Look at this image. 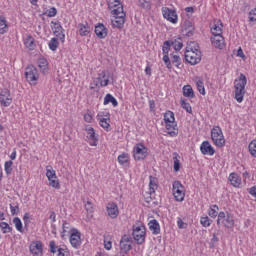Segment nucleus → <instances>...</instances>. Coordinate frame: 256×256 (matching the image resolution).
<instances>
[{
	"label": "nucleus",
	"mask_w": 256,
	"mask_h": 256,
	"mask_svg": "<svg viewBox=\"0 0 256 256\" xmlns=\"http://www.w3.org/2000/svg\"><path fill=\"white\" fill-rule=\"evenodd\" d=\"M108 8L112 11L114 19L111 20L112 27L114 29H123L125 26V11L123 10V4L119 0H110L108 2Z\"/></svg>",
	"instance_id": "obj_1"
},
{
	"label": "nucleus",
	"mask_w": 256,
	"mask_h": 256,
	"mask_svg": "<svg viewBox=\"0 0 256 256\" xmlns=\"http://www.w3.org/2000/svg\"><path fill=\"white\" fill-rule=\"evenodd\" d=\"M245 85H247V77L244 74H240L239 79L234 81L235 99L238 103H243Z\"/></svg>",
	"instance_id": "obj_2"
},
{
	"label": "nucleus",
	"mask_w": 256,
	"mask_h": 256,
	"mask_svg": "<svg viewBox=\"0 0 256 256\" xmlns=\"http://www.w3.org/2000/svg\"><path fill=\"white\" fill-rule=\"evenodd\" d=\"M217 225H223L227 229H233L235 225V220L233 219V215L228 212H219Z\"/></svg>",
	"instance_id": "obj_3"
},
{
	"label": "nucleus",
	"mask_w": 256,
	"mask_h": 256,
	"mask_svg": "<svg viewBox=\"0 0 256 256\" xmlns=\"http://www.w3.org/2000/svg\"><path fill=\"white\" fill-rule=\"evenodd\" d=\"M211 139L216 147H223L225 145V137L221 127L216 126L211 130Z\"/></svg>",
	"instance_id": "obj_4"
},
{
	"label": "nucleus",
	"mask_w": 256,
	"mask_h": 256,
	"mask_svg": "<svg viewBox=\"0 0 256 256\" xmlns=\"http://www.w3.org/2000/svg\"><path fill=\"white\" fill-rule=\"evenodd\" d=\"M185 60L187 63H190V65H197V63H201V51L197 49L186 50Z\"/></svg>",
	"instance_id": "obj_5"
},
{
	"label": "nucleus",
	"mask_w": 256,
	"mask_h": 256,
	"mask_svg": "<svg viewBox=\"0 0 256 256\" xmlns=\"http://www.w3.org/2000/svg\"><path fill=\"white\" fill-rule=\"evenodd\" d=\"M25 77L30 85H37V80L39 79L37 68L33 65L28 66L25 71Z\"/></svg>",
	"instance_id": "obj_6"
},
{
	"label": "nucleus",
	"mask_w": 256,
	"mask_h": 256,
	"mask_svg": "<svg viewBox=\"0 0 256 256\" xmlns=\"http://www.w3.org/2000/svg\"><path fill=\"white\" fill-rule=\"evenodd\" d=\"M173 195L176 201H184L185 199V187L180 181H174L173 183Z\"/></svg>",
	"instance_id": "obj_7"
},
{
	"label": "nucleus",
	"mask_w": 256,
	"mask_h": 256,
	"mask_svg": "<svg viewBox=\"0 0 256 256\" xmlns=\"http://www.w3.org/2000/svg\"><path fill=\"white\" fill-rule=\"evenodd\" d=\"M131 249H133V238L125 234L124 236H122L120 240V251L121 253H124L125 255H127V253L131 251Z\"/></svg>",
	"instance_id": "obj_8"
},
{
	"label": "nucleus",
	"mask_w": 256,
	"mask_h": 256,
	"mask_svg": "<svg viewBox=\"0 0 256 256\" xmlns=\"http://www.w3.org/2000/svg\"><path fill=\"white\" fill-rule=\"evenodd\" d=\"M133 238L138 245L145 243V226H133Z\"/></svg>",
	"instance_id": "obj_9"
},
{
	"label": "nucleus",
	"mask_w": 256,
	"mask_h": 256,
	"mask_svg": "<svg viewBox=\"0 0 256 256\" xmlns=\"http://www.w3.org/2000/svg\"><path fill=\"white\" fill-rule=\"evenodd\" d=\"M147 155H149V153L147 152V147H145V145L138 143L134 147L133 157H134L135 161H141V160L145 159L147 157Z\"/></svg>",
	"instance_id": "obj_10"
},
{
	"label": "nucleus",
	"mask_w": 256,
	"mask_h": 256,
	"mask_svg": "<svg viewBox=\"0 0 256 256\" xmlns=\"http://www.w3.org/2000/svg\"><path fill=\"white\" fill-rule=\"evenodd\" d=\"M70 243L75 249L81 247V232H79V230L73 228L70 231Z\"/></svg>",
	"instance_id": "obj_11"
},
{
	"label": "nucleus",
	"mask_w": 256,
	"mask_h": 256,
	"mask_svg": "<svg viewBox=\"0 0 256 256\" xmlns=\"http://www.w3.org/2000/svg\"><path fill=\"white\" fill-rule=\"evenodd\" d=\"M0 103L3 107H9L13 103V98H11V91L5 88L0 91Z\"/></svg>",
	"instance_id": "obj_12"
},
{
	"label": "nucleus",
	"mask_w": 256,
	"mask_h": 256,
	"mask_svg": "<svg viewBox=\"0 0 256 256\" xmlns=\"http://www.w3.org/2000/svg\"><path fill=\"white\" fill-rule=\"evenodd\" d=\"M162 15L164 17V19H167V21H169L170 23H177V11L173 10V9H169L167 7H163L162 8Z\"/></svg>",
	"instance_id": "obj_13"
},
{
	"label": "nucleus",
	"mask_w": 256,
	"mask_h": 256,
	"mask_svg": "<svg viewBox=\"0 0 256 256\" xmlns=\"http://www.w3.org/2000/svg\"><path fill=\"white\" fill-rule=\"evenodd\" d=\"M85 131L91 147H97L99 138L97 137V134H95V129H93V127H86Z\"/></svg>",
	"instance_id": "obj_14"
},
{
	"label": "nucleus",
	"mask_w": 256,
	"mask_h": 256,
	"mask_svg": "<svg viewBox=\"0 0 256 256\" xmlns=\"http://www.w3.org/2000/svg\"><path fill=\"white\" fill-rule=\"evenodd\" d=\"M53 23V33L56 37L61 41V43H65V34L63 33V26L59 22H52Z\"/></svg>",
	"instance_id": "obj_15"
},
{
	"label": "nucleus",
	"mask_w": 256,
	"mask_h": 256,
	"mask_svg": "<svg viewBox=\"0 0 256 256\" xmlns=\"http://www.w3.org/2000/svg\"><path fill=\"white\" fill-rule=\"evenodd\" d=\"M200 151L202 155H210V156L215 155V148L211 146V143H209V141L202 142L200 146Z\"/></svg>",
	"instance_id": "obj_16"
},
{
	"label": "nucleus",
	"mask_w": 256,
	"mask_h": 256,
	"mask_svg": "<svg viewBox=\"0 0 256 256\" xmlns=\"http://www.w3.org/2000/svg\"><path fill=\"white\" fill-rule=\"evenodd\" d=\"M91 31H93V29L89 26V23L83 22L78 24V33L81 37H87Z\"/></svg>",
	"instance_id": "obj_17"
},
{
	"label": "nucleus",
	"mask_w": 256,
	"mask_h": 256,
	"mask_svg": "<svg viewBox=\"0 0 256 256\" xmlns=\"http://www.w3.org/2000/svg\"><path fill=\"white\" fill-rule=\"evenodd\" d=\"M106 209L111 219H117V217L119 216V207L117 206V204L108 203Z\"/></svg>",
	"instance_id": "obj_18"
},
{
	"label": "nucleus",
	"mask_w": 256,
	"mask_h": 256,
	"mask_svg": "<svg viewBox=\"0 0 256 256\" xmlns=\"http://www.w3.org/2000/svg\"><path fill=\"white\" fill-rule=\"evenodd\" d=\"M212 45L216 47L217 49H223L225 47V38L221 34L214 35V37L211 38Z\"/></svg>",
	"instance_id": "obj_19"
},
{
	"label": "nucleus",
	"mask_w": 256,
	"mask_h": 256,
	"mask_svg": "<svg viewBox=\"0 0 256 256\" xmlns=\"http://www.w3.org/2000/svg\"><path fill=\"white\" fill-rule=\"evenodd\" d=\"M168 135L170 137H177L179 135V129H177V122L165 123Z\"/></svg>",
	"instance_id": "obj_20"
},
{
	"label": "nucleus",
	"mask_w": 256,
	"mask_h": 256,
	"mask_svg": "<svg viewBox=\"0 0 256 256\" xmlns=\"http://www.w3.org/2000/svg\"><path fill=\"white\" fill-rule=\"evenodd\" d=\"M212 35H222L223 34V23L221 20H217L214 22L213 26L211 27Z\"/></svg>",
	"instance_id": "obj_21"
},
{
	"label": "nucleus",
	"mask_w": 256,
	"mask_h": 256,
	"mask_svg": "<svg viewBox=\"0 0 256 256\" xmlns=\"http://www.w3.org/2000/svg\"><path fill=\"white\" fill-rule=\"evenodd\" d=\"M95 33L99 39H105L107 37V28L103 24H98L95 27Z\"/></svg>",
	"instance_id": "obj_22"
},
{
	"label": "nucleus",
	"mask_w": 256,
	"mask_h": 256,
	"mask_svg": "<svg viewBox=\"0 0 256 256\" xmlns=\"http://www.w3.org/2000/svg\"><path fill=\"white\" fill-rule=\"evenodd\" d=\"M148 225L153 235H159L161 233V227L159 226V222H157V220H151Z\"/></svg>",
	"instance_id": "obj_23"
},
{
	"label": "nucleus",
	"mask_w": 256,
	"mask_h": 256,
	"mask_svg": "<svg viewBox=\"0 0 256 256\" xmlns=\"http://www.w3.org/2000/svg\"><path fill=\"white\" fill-rule=\"evenodd\" d=\"M9 31V26L7 25V19L5 16H0V35H5Z\"/></svg>",
	"instance_id": "obj_24"
},
{
	"label": "nucleus",
	"mask_w": 256,
	"mask_h": 256,
	"mask_svg": "<svg viewBox=\"0 0 256 256\" xmlns=\"http://www.w3.org/2000/svg\"><path fill=\"white\" fill-rule=\"evenodd\" d=\"M229 181L233 187H239L241 185V178L237 173H231L229 176Z\"/></svg>",
	"instance_id": "obj_25"
},
{
	"label": "nucleus",
	"mask_w": 256,
	"mask_h": 256,
	"mask_svg": "<svg viewBox=\"0 0 256 256\" xmlns=\"http://www.w3.org/2000/svg\"><path fill=\"white\" fill-rule=\"evenodd\" d=\"M183 95L189 99H193V97H195V93L193 92L191 85H186L183 87Z\"/></svg>",
	"instance_id": "obj_26"
},
{
	"label": "nucleus",
	"mask_w": 256,
	"mask_h": 256,
	"mask_svg": "<svg viewBox=\"0 0 256 256\" xmlns=\"http://www.w3.org/2000/svg\"><path fill=\"white\" fill-rule=\"evenodd\" d=\"M149 179H150V182H149L150 194L155 193V191H157V188H158V185H157L158 180L156 177H153V176H150Z\"/></svg>",
	"instance_id": "obj_27"
},
{
	"label": "nucleus",
	"mask_w": 256,
	"mask_h": 256,
	"mask_svg": "<svg viewBox=\"0 0 256 256\" xmlns=\"http://www.w3.org/2000/svg\"><path fill=\"white\" fill-rule=\"evenodd\" d=\"M109 103H112L113 107H117V105H119L117 99H115L113 95L107 94L104 98V105H109Z\"/></svg>",
	"instance_id": "obj_28"
},
{
	"label": "nucleus",
	"mask_w": 256,
	"mask_h": 256,
	"mask_svg": "<svg viewBox=\"0 0 256 256\" xmlns=\"http://www.w3.org/2000/svg\"><path fill=\"white\" fill-rule=\"evenodd\" d=\"M24 45H26V47L30 49V51H33V49H35V38H33V36L31 35L27 36Z\"/></svg>",
	"instance_id": "obj_29"
},
{
	"label": "nucleus",
	"mask_w": 256,
	"mask_h": 256,
	"mask_svg": "<svg viewBox=\"0 0 256 256\" xmlns=\"http://www.w3.org/2000/svg\"><path fill=\"white\" fill-rule=\"evenodd\" d=\"M47 179H57V173L53 170V166H46Z\"/></svg>",
	"instance_id": "obj_30"
},
{
	"label": "nucleus",
	"mask_w": 256,
	"mask_h": 256,
	"mask_svg": "<svg viewBox=\"0 0 256 256\" xmlns=\"http://www.w3.org/2000/svg\"><path fill=\"white\" fill-rule=\"evenodd\" d=\"M47 60L45 58H40L38 60V67L42 73H47Z\"/></svg>",
	"instance_id": "obj_31"
},
{
	"label": "nucleus",
	"mask_w": 256,
	"mask_h": 256,
	"mask_svg": "<svg viewBox=\"0 0 256 256\" xmlns=\"http://www.w3.org/2000/svg\"><path fill=\"white\" fill-rule=\"evenodd\" d=\"M175 122V113L167 111L164 114V123H174Z\"/></svg>",
	"instance_id": "obj_32"
},
{
	"label": "nucleus",
	"mask_w": 256,
	"mask_h": 256,
	"mask_svg": "<svg viewBox=\"0 0 256 256\" xmlns=\"http://www.w3.org/2000/svg\"><path fill=\"white\" fill-rule=\"evenodd\" d=\"M48 47L51 51H57L59 47V38H52L48 43Z\"/></svg>",
	"instance_id": "obj_33"
},
{
	"label": "nucleus",
	"mask_w": 256,
	"mask_h": 256,
	"mask_svg": "<svg viewBox=\"0 0 256 256\" xmlns=\"http://www.w3.org/2000/svg\"><path fill=\"white\" fill-rule=\"evenodd\" d=\"M208 215H209V217H212L213 219H215V217H217V215H219V206H217V205L210 206Z\"/></svg>",
	"instance_id": "obj_34"
},
{
	"label": "nucleus",
	"mask_w": 256,
	"mask_h": 256,
	"mask_svg": "<svg viewBox=\"0 0 256 256\" xmlns=\"http://www.w3.org/2000/svg\"><path fill=\"white\" fill-rule=\"evenodd\" d=\"M118 163L120 165H127L129 163V154L122 153L118 156Z\"/></svg>",
	"instance_id": "obj_35"
},
{
	"label": "nucleus",
	"mask_w": 256,
	"mask_h": 256,
	"mask_svg": "<svg viewBox=\"0 0 256 256\" xmlns=\"http://www.w3.org/2000/svg\"><path fill=\"white\" fill-rule=\"evenodd\" d=\"M36 250L39 252L43 251V244L39 241L36 242L34 246H30V252L34 253V255H37V253H38V252H36Z\"/></svg>",
	"instance_id": "obj_36"
},
{
	"label": "nucleus",
	"mask_w": 256,
	"mask_h": 256,
	"mask_svg": "<svg viewBox=\"0 0 256 256\" xmlns=\"http://www.w3.org/2000/svg\"><path fill=\"white\" fill-rule=\"evenodd\" d=\"M49 181V186L50 187H53V189H61V184L59 183V179L57 178H51V179H48Z\"/></svg>",
	"instance_id": "obj_37"
},
{
	"label": "nucleus",
	"mask_w": 256,
	"mask_h": 256,
	"mask_svg": "<svg viewBox=\"0 0 256 256\" xmlns=\"http://www.w3.org/2000/svg\"><path fill=\"white\" fill-rule=\"evenodd\" d=\"M13 223H14L17 231H19V233H23V222H21V219L19 217H15L13 219Z\"/></svg>",
	"instance_id": "obj_38"
},
{
	"label": "nucleus",
	"mask_w": 256,
	"mask_h": 256,
	"mask_svg": "<svg viewBox=\"0 0 256 256\" xmlns=\"http://www.w3.org/2000/svg\"><path fill=\"white\" fill-rule=\"evenodd\" d=\"M59 250H61V247L57 246V244L55 243V241H50L49 243V251L50 253H59Z\"/></svg>",
	"instance_id": "obj_39"
},
{
	"label": "nucleus",
	"mask_w": 256,
	"mask_h": 256,
	"mask_svg": "<svg viewBox=\"0 0 256 256\" xmlns=\"http://www.w3.org/2000/svg\"><path fill=\"white\" fill-rule=\"evenodd\" d=\"M102 75V78L100 80V85L101 87H107V85H109V77H107V74L105 73V71L102 72V74H100V77Z\"/></svg>",
	"instance_id": "obj_40"
},
{
	"label": "nucleus",
	"mask_w": 256,
	"mask_h": 256,
	"mask_svg": "<svg viewBox=\"0 0 256 256\" xmlns=\"http://www.w3.org/2000/svg\"><path fill=\"white\" fill-rule=\"evenodd\" d=\"M248 149L252 157H256V140L250 142Z\"/></svg>",
	"instance_id": "obj_41"
},
{
	"label": "nucleus",
	"mask_w": 256,
	"mask_h": 256,
	"mask_svg": "<svg viewBox=\"0 0 256 256\" xmlns=\"http://www.w3.org/2000/svg\"><path fill=\"white\" fill-rule=\"evenodd\" d=\"M4 169L6 171V175H11V172L13 171V161H7L4 164Z\"/></svg>",
	"instance_id": "obj_42"
},
{
	"label": "nucleus",
	"mask_w": 256,
	"mask_h": 256,
	"mask_svg": "<svg viewBox=\"0 0 256 256\" xmlns=\"http://www.w3.org/2000/svg\"><path fill=\"white\" fill-rule=\"evenodd\" d=\"M163 55H169V51H171V42L165 41L162 47Z\"/></svg>",
	"instance_id": "obj_43"
},
{
	"label": "nucleus",
	"mask_w": 256,
	"mask_h": 256,
	"mask_svg": "<svg viewBox=\"0 0 256 256\" xmlns=\"http://www.w3.org/2000/svg\"><path fill=\"white\" fill-rule=\"evenodd\" d=\"M138 5L142 9H151V2L149 0H139Z\"/></svg>",
	"instance_id": "obj_44"
},
{
	"label": "nucleus",
	"mask_w": 256,
	"mask_h": 256,
	"mask_svg": "<svg viewBox=\"0 0 256 256\" xmlns=\"http://www.w3.org/2000/svg\"><path fill=\"white\" fill-rule=\"evenodd\" d=\"M181 107L187 111V113H193V109L191 108V104H189L186 100H181Z\"/></svg>",
	"instance_id": "obj_45"
},
{
	"label": "nucleus",
	"mask_w": 256,
	"mask_h": 256,
	"mask_svg": "<svg viewBox=\"0 0 256 256\" xmlns=\"http://www.w3.org/2000/svg\"><path fill=\"white\" fill-rule=\"evenodd\" d=\"M197 89L201 95H205V85L202 80L196 82Z\"/></svg>",
	"instance_id": "obj_46"
},
{
	"label": "nucleus",
	"mask_w": 256,
	"mask_h": 256,
	"mask_svg": "<svg viewBox=\"0 0 256 256\" xmlns=\"http://www.w3.org/2000/svg\"><path fill=\"white\" fill-rule=\"evenodd\" d=\"M0 227L4 229L3 233H11L13 231V228L7 222H1Z\"/></svg>",
	"instance_id": "obj_47"
},
{
	"label": "nucleus",
	"mask_w": 256,
	"mask_h": 256,
	"mask_svg": "<svg viewBox=\"0 0 256 256\" xmlns=\"http://www.w3.org/2000/svg\"><path fill=\"white\" fill-rule=\"evenodd\" d=\"M248 19L251 23H256V8L249 11Z\"/></svg>",
	"instance_id": "obj_48"
},
{
	"label": "nucleus",
	"mask_w": 256,
	"mask_h": 256,
	"mask_svg": "<svg viewBox=\"0 0 256 256\" xmlns=\"http://www.w3.org/2000/svg\"><path fill=\"white\" fill-rule=\"evenodd\" d=\"M163 61L167 69H173V65L171 64V59L169 58V54H164Z\"/></svg>",
	"instance_id": "obj_49"
},
{
	"label": "nucleus",
	"mask_w": 256,
	"mask_h": 256,
	"mask_svg": "<svg viewBox=\"0 0 256 256\" xmlns=\"http://www.w3.org/2000/svg\"><path fill=\"white\" fill-rule=\"evenodd\" d=\"M172 45H173L175 51H181V49H183V42H180L179 40L173 41Z\"/></svg>",
	"instance_id": "obj_50"
},
{
	"label": "nucleus",
	"mask_w": 256,
	"mask_h": 256,
	"mask_svg": "<svg viewBox=\"0 0 256 256\" xmlns=\"http://www.w3.org/2000/svg\"><path fill=\"white\" fill-rule=\"evenodd\" d=\"M200 223L203 227H209L211 225V221L209 220V217H202L200 219Z\"/></svg>",
	"instance_id": "obj_51"
},
{
	"label": "nucleus",
	"mask_w": 256,
	"mask_h": 256,
	"mask_svg": "<svg viewBox=\"0 0 256 256\" xmlns=\"http://www.w3.org/2000/svg\"><path fill=\"white\" fill-rule=\"evenodd\" d=\"M172 63L176 67H179V65H181V57H179L178 55H173L172 56Z\"/></svg>",
	"instance_id": "obj_52"
},
{
	"label": "nucleus",
	"mask_w": 256,
	"mask_h": 256,
	"mask_svg": "<svg viewBox=\"0 0 256 256\" xmlns=\"http://www.w3.org/2000/svg\"><path fill=\"white\" fill-rule=\"evenodd\" d=\"M62 233H68L69 231L71 232V224L68 223V222H64L63 225H62Z\"/></svg>",
	"instance_id": "obj_53"
},
{
	"label": "nucleus",
	"mask_w": 256,
	"mask_h": 256,
	"mask_svg": "<svg viewBox=\"0 0 256 256\" xmlns=\"http://www.w3.org/2000/svg\"><path fill=\"white\" fill-rule=\"evenodd\" d=\"M71 254L69 253V250L67 248H61L58 251L57 256H70Z\"/></svg>",
	"instance_id": "obj_54"
},
{
	"label": "nucleus",
	"mask_w": 256,
	"mask_h": 256,
	"mask_svg": "<svg viewBox=\"0 0 256 256\" xmlns=\"http://www.w3.org/2000/svg\"><path fill=\"white\" fill-rule=\"evenodd\" d=\"M181 169V162L177 157L174 158V171L177 173Z\"/></svg>",
	"instance_id": "obj_55"
},
{
	"label": "nucleus",
	"mask_w": 256,
	"mask_h": 256,
	"mask_svg": "<svg viewBox=\"0 0 256 256\" xmlns=\"http://www.w3.org/2000/svg\"><path fill=\"white\" fill-rule=\"evenodd\" d=\"M219 238L217 237V234H213V237L210 242V249H213L215 247V243H218Z\"/></svg>",
	"instance_id": "obj_56"
},
{
	"label": "nucleus",
	"mask_w": 256,
	"mask_h": 256,
	"mask_svg": "<svg viewBox=\"0 0 256 256\" xmlns=\"http://www.w3.org/2000/svg\"><path fill=\"white\" fill-rule=\"evenodd\" d=\"M57 15V8L52 7L48 10L47 17H55Z\"/></svg>",
	"instance_id": "obj_57"
},
{
	"label": "nucleus",
	"mask_w": 256,
	"mask_h": 256,
	"mask_svg": "<svg viewBox=\"0 0 256 256\" xmlns=\"http://www.w3.org/2000/svg\"><path fill=\"white\" fill-rule=\"evenodd\" d=\"M85 209L88 213H93V203L91 201H87Z\"/></svg>",
	"instance_id": "obj_58"
},
{
	"label": "nucleus",
	"mask_w": 256,
	"mask_h": 256,
	"mask_svg": "<svg viewBox=\"0 0 256 256\" xmlns=\"http://www.w3.org/2000/svg\"><path fill=\"white\" fill-rule=\"evenodd\" d=\"M100 125L103 129H109L110 127L109 122H107V119L105 118L100 119Z\"/></svg>",
	"instance_id": "obj_59"
},
{
	"label": "nucleus",
	"mask_w": 256,
	"mask_h": 256,
	"mask_svg": "<svg viewBox=\"0 0 256 256\" xmlns=\"http://www.w3.org/2000/svg\"><path fill=\"white\" fill-rule=\"evenodd\" d=\"M177 225L179 229H187V223L183 222L181 218H178Z\"/></svg>",
	"instance_id": "obj_60"
},
{
	"label": "nucleus",
	"mask_w": 256,
	"mask_h": 256,
	"mask_svg": "<svg viewBox=\"0 0 256 256\" xmlns=\"http://www.w3.org/2000/svg\"><path fill=\"white\" fill-rule=\"evenodd\" d=\"M10 211L12 215H17V212L19 211V206L14 207L10 204Z\"/></svg>",
	"instance_id": "obj_61"
},
{
	"label": "nucleus",
	"mask_w": 256,
	"mask_h": 256,
	"mask_svg": "<svg viewBox=\"0 0 256 256\" xmlns=\"http://www.w3.org/2000/svg\"><path fill=\"white\" fill-rule=\"evenodd\" d=\"M84 121H86V123H91L93 121V116H91V114H84Z\"/></svg>",
	"instance_id": "obj_62"
},
{
	"label": "nucleus",
	"mask_w": 256,
	"mask_h": 256,
	"mask_svg": "<svg viewBox=\"0 0 256 256\" xmlns=\"http://www.w3.org/2000/svg\"><path fill=\"white\" fill-rule=\"evenodd\" d=\"M29 218H30L29 213H25L23 216V221L26 226L29 225Z\"/></svg>",
	"instance_id": "obj_63"
},
{
	"label": "nucleus",
	"mask_w": 256,
	"mask_h": 256,
	"mask_svg": "<svg viewBox=\"0 0 256 256\" xmlns=\"http://www.w3.org/2000/svg\"><path fill=\"white\" fill-rule=\"evenodd\" d=\"M249 193L250 195H252L253 197H256V187L253 186L249 189Z\"/></svg>",
	"instance_id": "obj_64"
}]
</instances>
